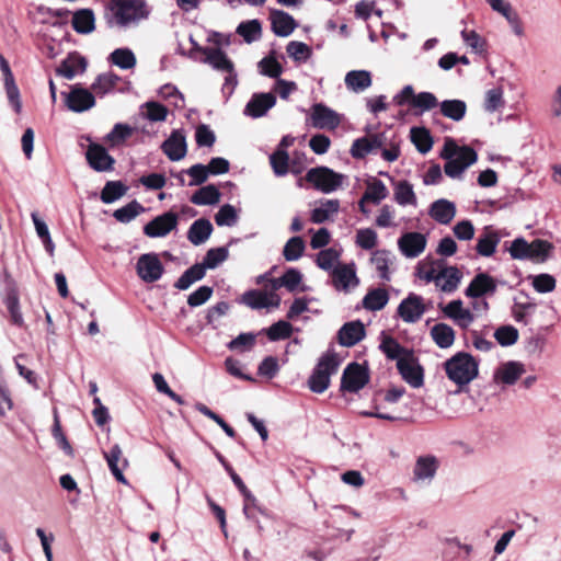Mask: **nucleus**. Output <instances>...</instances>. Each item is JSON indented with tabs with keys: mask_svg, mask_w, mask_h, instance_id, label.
<instances>
[{
	"mask_svg": "<svg viewBox=\"0 0 561 561\" xmlns=\"http://www.w3.org/2000/svg\"><path fill=\"white\" fill-rule=\"evenodd\" d=\"M205 56L204 62L211 66L215 70L226 73L225 84L234 87L237 84V73L234 72L232 61L219 48L206 47L203 49Z\"/></svg>",
	"mask_w": 561,
	"mask_h": 561,
	"instance_id": "obj_5",
	"label": "nucleus"
},
{
	"mask_svg": "<svg viewBox=\"0 0 561 561\" xmlns=\"http://www.w3.org/2000/svg\"><path fill=\"white\" fill-rule=\"evenodd\" d=\"M368 380L367 370L362 365L352 363L343 371L341 387L348 392H357L366 386Z\"/></svg>",
	"mask_w": 561,
	"mask_h": 561,
	"instance_id": "obj_11",
	"label": "nucleus"
},
{
	"mask_svg": "<svg viewBox=\"0 0 561 561\" xmlns=\"http://www.w3.org/2000/svg\"><path fill=\"white\" fill-rule=\"evenodd\" d=\"M411 140L422 153L430 151L433 146L432 137L425 128L413 127L411 129Z\"/></svg>",
	"mask_w": 561,
	"mask_h": 561,
	"instance_id": "obj_53",
	"label": "nucleus"
},
{
	"mask_svg": "<svg viewBox=\"0 0 561 561\" xmlns=\"http://www.w3.org/2000/svg\"><path fill=\"white\" fill-rule=\"evenodd\" d=\"M398 314L405 323L417 322L426 312L423 297L416 294H409L398 306Z\"/></svg>",
	"mask_w": 561,
	"mask_h": 561,
	"instance_id": "obj_9",
	"label": "nucleus"
},
{
	"mask_svg": "<svg viewBox=\"0 0 561 561\" xmlns=\"http://www.w3.org/2000/svg\"><path fill=\"white\" fill-rule=\"evenodd\" d=\"M108 61L122 70L133 69L137 64L135 54L126 47L114 49L108 56Z\"/></svg>",
	"mask_w": 561,
	"mask_h": 561,
	"instance_id": "obj_37",
	"label": "nucleus"
},
{
	"mask_svg": "<svg viewBox=\"0 0 561 561\" xmlns=\"http://www.w3.org/2000/svg\"><path fill=\"white\" fill-rule=\"evenodd\" d=\"M333 286L337 290L347 291L358 285L359 279L356 275V268L354 263L350 264H337L332 273Z\"/></svg>",
	"mask_w": 561,
	"mask_h": 561,
	"instance_id": "obj_13",
	"label": "nucleus"
},
{
	"mask_svg": "<svg viewBox=\"0 0 561 561\" xmlns=\"http://www.w3.org/2000/svg\"><path fill=\"white\" fill-rule=\"evenodd\" d=\"M388 195V190L381 181L368 182L367 188L359 201V209L363 214L368 215L366 208L367 203L379 204Z\"/></svg>",
	"mask_w": 561,
	"mask_h": 561,
	"instance_id": "obj_23",
	"label": "nucleus"
},
{
	"mask_svg": "<svg viewBox=\"0 0 561 561\" xmlns=\"http://www.w3.org/2000/svg\"><path fill=\"white\" fill-rule=\"evenodd\" d=\"M439 266L440 272L438 276L437 288L444 293H454L462 279V273L458 267L447 266L444 262L443 264H439L438 267Z\"/></svg>",
	"mask_w": 561,
	"mask_h": 561,
	"instance_id": "obj_21",
	"label": "nucleus"
},
{
	"mask_svg": "<svg viewBox=\"0 0 561 561\" xmlns=\"http://www.w3.org/2000/svg\"><path fill=\"white\" fill-rule=\"evenodd\" d=\"M444 317L453 321L461 330H467L476 320V314L467 308L461 299H454L446 305H439Z\"/></svg>",
	"mask_w": 561,
	"mask_h": 561,
	"instance_id": "obj_7",
	"label": "nucleus"
},
{
	"mask_svg": "<svg viewBox=\"0 0 561 561\" xmlns=\"http://www.w3.org/2000/svg\"><path fill=\"white\" fill-rule=\"evenodd\" d=\"M257 66L260 73L270 78H278L283 72V67L273 56L264 57Z\"/></svg>",
	"mask_w": 561,
	"mask_h": 561,
	"instance_id": "obj_64",
	"label": "nucleus"
},
{
	"mask_svg": "<svg viewBox=\"0 0 561 561\" xmlns=\"http://www.w3.org/2000/svg\"><path fill=\"white\" fill-rule=\"evenodd\" d=\"M380 350L389 359H396L397 363L400 358H405L412 352L402 347L393 337L385 336L380 343Z\"/></svg>",
	"mask_w": 561,
	"mask_h": 561,
	"instance_id": "obj_43",
	"label": "nucleus"
},
{
	"mask_svg": "<svg viewBox=\"0 0 561 561\" xmlns=\"http://www.w3.org/2000/svg\"><path fill=\"white\" fill-rule=\"evenodd\" d=\"M340 255V252L334 248H328L317 254L316 263L321 270L332 272L339 264Z\"/></svg>",
	"mask_w": 561,
	"mask_h": 561,
	"instance_id": "obj_50",
	"label": "nucleus"
},
{
	"mask_svg": "<svg viewBox=\"0 0 561 561\" xmlns=\"http://www.w3.org/2000/svg\"><path fill=\"white\" fill-rule=\"evenodd\" d=\"M242 302L252 309L278 308L280 297L274 291L249 290L243 294Z\"/></svg>",
	"mask_w": 561,
	"mask_h": 561,
	"instance_id": "obj_15",
	"label": "nucleus"
},
{
	"mask_svg": "<svg viewBox=\"0 0 561 561\" xmlns=\"http://www.w3.org/2000/svg\"><path fill=\"white\" fill-rule=\"evenodd\" d=\"M339 201L329 199L311 211V221L322 224L339 211Z\"/></svg>",
	"mask_w": 561,
	"mask_h": 561,
	"instance_id": "obj_45",
	"label": "nucleus"
},
{
	"mask_svg": "<svg viewBox=\"0 0 561 561\" xmlns=\"http://www.w3.org/2000/svg\"><path fill=\"white\" fill-rule=\"evenodd\" d=\"M205 265L201 263L194 264L181 275L175 283V287L180 290H185L195 282L201 280L205 276Z\"/></svg>",
	"mask_w": 561,
	"mask_h": 561,
	"instance_id": "obj_41",
	"label": "nucleus"
},
{
	"mask_svg": "<svg viewBox=\"0 0 561 561\" xmlns=\"http://www.w3.org/2000/svg\"><path fill=\"white\" fill-rule=\"evenodd\" d=\"M220 193L215 185H206L197 190L191 202L195 205H214L219 202Z\"/></svg>",
	"mask_w": 561,
	"mask_h": 561,
	"instance_id": "obj_44",
	"label": "nucleus"
},
{
	"mask_svg": "<svg viewBox=\"0 0 561 561\" xmlns=\"http://www.w3.org/2000/svg\"><path fill=\"white\" fill-rule=\"evenodd\" d=\"M389 301V294L385 288L369 290L363 298V307L369 311H378L385 308Z\"/></svg>",
	"mask_w": 561,
	"mask_h": 561,
	"instance_id": "obj_38",
	"label": "nucleus"
},
{
	"mask_svg": "<svg viewBox=\"0 0 561 561\" xmlns=\"http://www.w3.org/2000/svg\"><path fill=\"white\" fill-rule=\"evenodd\" d=\"M276 103V96L272 93H256L248 102L244 114L253 118L261 117L267 113Z\"/></svg>",
	"mask_w": 561,
	"mask_h": 561,
	"instance_id": "obj_18",
	"label": "nucleus"
},
{
	"mask_svg": "<svg viewBox=\"0 0 561 561\" xmlns=\"http://www.w3.org/2000/svg\"><path fill=\"white\" fill-rule=\"evenodd\" d=\"M228 257V250L225 247L209 249L204 257L202 265L206 268H216Z\"/></svg>",
	"mask_w": 561,
	"mask_h": 561,
	"instance_id": "obj_59",
	"label": "nucleus"
},
{
	"mask_svg": "<svg viewBox=\"0 0 561 561\" xmlns=\"http://www.w3.org/2000/svg\"><path fill=\"white\" fill-rule=\"evenodd\" d=\"M72 27L80 34H89L95 28L94 13L90 9H81L72 16Z\"/></svg>",
	"mask_w": 561,
	"mask_h": 561,
	"instance_id": "obj_34",
	"label": "nucleus"
},
{
	"mask_svg": "<svg viewBox=\"0 0 561 561\" xmlns=\"http://www.w3.org/2000/svg\"><path fill=\"white\" fill-rule=\"evenodd\" d=\"M119 80H121V78L113 72L102 73L92 83V90L96 94H102V95L106 94L107 92L112 91L117 85Z\"/></svg>",
	"mask_w": 561,
	"mask_h": 561,
	"instance_id": "obj_48",
	"label": "nucleus"
},
{
	"mask_svg": "<svg viewBox=\"0 0 561 561\" xmlns=\"http://www.w3.org/2000/svg\"><path fill=\"white\" fill-rule=\"evenodd\" d=\"M343 119V115L323 103H316L310 107L309 121L318 129L334 130Z\"/></svg>",
	"mask_w": 561,
	"mask_h": 561,
	"instance_id": "obj_6",
	"label": "nucleus"
},
{
	"mask_svg": "<svg viewBox=\"0 0 561 561\" xmlns=\"http://www.w3.org/2000/svg\"><path fill=\"white\" fill-rule=\"evenodd\" d=\"M430 216L442 225H448L456 216V205L445 198L432 203L428 211Z\"/></svg>",
	"mask_w": 561,
	"mask_h": 561,
	"instance_id": "obj_25",
	"label": "nucleus"
},
{
	"mask_svg": "<svg viewBox=\"0 0 561 561\" xmlns=\"http://www.w3.org/2000/svg\"><path fill=\"white\" fill-rule=\"evenodd\" d=\"M66 95V105L76 113L90 110L95 104L94 95L87 89L75 85Z\"/></svg>",
	"mask_w": 561,
	"mask_h": 561,
	"instance_id": "obj_16",
	"label": "nucleus"
},
{
	"mask_svg": "<svg viewBox=\"0 0 561 561\" xmlns=\"http://www.w3.org/2000/svg\"><path fill=\"white\" fill-rule=\"evenodd\" d=\"M163 152L173 161L181 160L186 154V139L183 130H173L162 144Z\"/></svg>",
	"mask_w": 561,
	"mask_h": 561,
	"instance_id": "obj_19",
	"label": "nucleus"
},
{
	"mask_svg": "<svg viewBox=\"0 0 561 561\" xmlns=\"http://www.w3.org/2000/svg\"><path fill=\"white\" fill-rule=\"evenodd\" d=\"M430 334L435 344L440 348L450 347L456 337L455 330L449 324L443 322L433 325Z\"/></svg>",
	"mask_w": 561,
	"mask_h": 561,
	"instance_id": "obj_32",
	"label": "nucleus"
},
{
	"mask_svg": "<svg viewBox=\"0 0 561 561\" xmlns=\"http://www.w3.org/2000/svg\"><path fill=\"white\" fill-rule=\"evenodd\" d=\"M339 360L335 354L327 353L321 356L308 380L309 389L314 393L324 392L330 386V378L336 373Z\"/></svg>",
	"mask_w": 561,
	"mask_h": 561,
	"instance_id": "obj_4",
	"label": "nucleus"
},
{
	"mask_svg": "<svg viewBox=\"0 0 561 561\" xmlns=\"http://www.w3.org/2000/svg\"><path fill=\"white\" fill-rule=\"evenodd\" d=\"M500 241V233L492 227L488 226L478 237L476 251L481 256L490 257L495 253Z\"/></svg>",
	"mask_w": 561,
	"mask_h": 561,
	"instance_id": "obj_20",
	"label": "nucleus"
},
{
	"mask_svg": "<svg viewBox=\"0 0 561 561\" xmlns=\"http://www.w3.org/2000/svg\"><path fill=\"white\" fill-rule=\"evenodd\" d=\"M87 68V61L78 54L69 55L57 68V73L68 80L82 73Z\"/></svg>",
	"mask_w": 561,
	"mask_h": 561,
	"instance_id": "obj_28",
	"label": "nucleus"
},
{
	"mask_svg": "<svg viewBox=\"0 0 561 561\" xmlns=\"http://www.w3.org/2000/svg\"><path fill=\"white\" fill-rule=\"evenodd\" d=\"M504 92L501 87L490 89L485 92L484 108L489 113H493L504 105Z\"/></svg>",
	"mask_w": 561,
	"mask_h": 561,
	"instance_id": "obj_57",
	"label": "nucleus"
},
{
	"mask_svg": "<svg viewBox=\"0 0 561 561\" xmlns=\"http://www.w3.org/2000/svg\"><path fill=\"white\" fill-rule=\"evenodd\" d=\"M145 211V208L141 204H139L137 201H131L127 205L116 209L113 213L114 218L123 224L130 222L133 219H135L138 215Z\"/></svg>",
	"mask_w": 561,
	"mask_h": 561,
	"instance_id": "obj_46",
	"label": "nucleus"
},
{
	"mask_svg": "<svg viewBox=\"0 0 561 561\" xmlns=\"http://www.w3.org/2000/svg\"><path fill=\"white\" fill-rule=\"evenodd\" d=\"M439 107L443 116L455 122L461 121L467 112V104L461 100H445Z\"/></svg>",
	"mask_w": 561,
	"mask_h": 561,
	"instance_id": "obj_39",
	"label": "nucleus"
},
{
	"mask_svg": "<svg viewBox=\"0 0 561 561\" xmlns=\"http://www.w3.org/2000/svg\"><path fill=\"white\" fill-rule=\"evenodd\" d=\"M229 172V161L225 158H213L208 164H195L187 171L188 175H219Z\"/></svg>",
	"mask_w": 561,
	"mask_h": 561,
	"instance_id": "obj_27",
	"label": "nucleus"
},
{
	"mask_svg": "<svg viewBox=\"0 0 561 561\" xmlns=\"http://www.w3.org/2000/svg\"><path fill=\"white\" fill-rule=\"evenodd\" d=\"M524 373V367L517 362H508L504 364L497 371L495 377L503 383L513 385Z\"/></svg>",
	"mask_w": 561,
	"mask_h": 561,
	"instance_id": "obj_42",
	"label": "nucleus"
},
{
	"mask_svg": "<svg viewBox=\"0 0 561 561\" xmlns=\"http://www.w3.org/2000/svg\"><path fill=\"white\" fill-rule=\"evenodd\" d=\"M111 23L121 27H128L147 19L149 11L144 0H112L108 4Z\"/></svg>",
	"mask_w": 561,
	"mask_h": 561,
	"instance_id": "obj_2",
	"label": "nucleus"
},
{
	"mask_svg": "<svg viewBox=\"0 0 561 561\" xmlns=\"http://www.w3.org/2000/svg\"><path fill=\"white\" fill-rule=\"evenodd\" d=\"M553 245L541 239H536L529 243L528 259L536 261H545L548 256Z\"/></svg>",
	"mask_w": 561,
	"mask_h": 561,
	"instance_id": "obj_54",
	"label": "nucleus"
},
{
	"mask_svg": "<svg viewBox=\"0 0 561 561\" xmlns=\"http://www.w3.org/2000/svg\"><path fill=\"white\" fill-rule=\"evenodd\" d=\"M238 220V214L236 208L230 205L226 204L219 208L217 214L215 215V221L219 227H232L237 224Z\"/></svg>",
	"mask_w": 561,
	"mask_h": 561,
	"instance_id": "obj_58",
	"label": "nucleus"
},
{
	"mask_svg": "<svg viewBox=\"0 0 561 561\" xmlns=\"http://www.w3.org/2000/svg\"><path fill=\"white\" fill-rule=\"evenodd\" d=\"M136 270L138 276L146 283H153L161 278L163 265L156 253H146L139 256Z\"/></svg>",
	"mask_w": 561,
	"mask_h": 561,
	"instance_id": "obj_8",
	"label": "nucleus"
},
{
	"mask_svg": "<svg viewBox=\"0 0 561 561\" xmlns=\"http://www.w3.org/2000/svg\"><path fill=\"white\" fill-rule=\"evenodd\" d=\"M305 182L313 188L328 194L342 185V178H300L298 185L300 187L307 186Z\"/></svg>",
	"mask_w": 561,
	"mask_h": 561,
	"instance_id": "obj_35",
	"label": "nucleus"
},
{
	"mask_svg": "<svg viewBox=\"0 0 561 561\" xmlns=\"http://www.w3.org/2000/svg\"><path fill=\"white\" fill-rule=\"evenodd\" d=\"M365 337V327L360 321L345 323L339 331V342L343 346H354Z\"/></svg>",
	"mask_w": 561,
	"mask_h": 561,
	"instance_id": "obj_22",
	"label": "nucleus"
},
{
	"mask_svg": "<svg viewBox=\"0 0 561 561\" xmlns=\"http://www.w3.org/2000/svg\"><path fill=\"white\" fill-rule=\"evenodd\" d=\"M255 344V334L253 333H241L236 339L228 343V348L236 352H248Z\"/></svg>",
	"mask_w": 561,
	"mask_h": 561,
	"instance_id": "obj_62",
	"label": "nucleus"
},
{
	"mask_svg": "<svg viewBox=\"0 0 561 561\" xmlns=\"http://www.w3.org/2000/svg\"><path fill=\"white\" fill-rule=\"evenodd\" d=\"M134 133V128L127 124H116L106 136V142L111 147H118L124 144Z\"/></svg>",
	"mask_w": 561,
	"mask_h": 561,
	"instance_id": "obj_47",
	"label": "nucleus"
},
{
	"mask_svg": "<svg viewBox=\"0 0 561 561\" xmlns=\"http://www.w3.org/2000/svg\"><path fill=\"white\" fill-rule=\"evenodd\" d=\"M271 22L273 32L282 37L289 36L297 26L294 18L280 10L271 11Z\"/></svg>",
	"mask_w": 561,
	"mask_h": 561,
	"instance_id": "obj_26",
	"label": "nucleus"
},
{
	"mask_svg": "<svg viewBox=\"0 0 561 561\" xmlns=\"http://www.w3.org/2000/svg\"><path fill=\"white\" fill-rule=\"evenodd\" d=\"M179 216L173 211H167L157 216L144 227V233L150 238H162L178 226Z\"/></svg>",
	"mask_w": 561,
	"mask_h": 561,
	"instance_id": "obj_10",
	"label": "nucleus"
},
{
	"mask_svg": "<svg viewBox=\"0 0 561 561\" xmlns=\"http://www.w3.org/2000/svg\"><path fill=\"white\" fill-rule=\"evenodd\" d=\"M87 159L90 165L99 172L107 171L114 160L106 150L98 145H92L87 151Z\"/></svg>",
	"mask_w": 561,
	"mask_h": 561,
	"instance_id": "obj_30",
	"label": "nucleus"
},
{
	"mask_svg": "<svg viewBox=\"0 0 561 561\" xmlns=\"http://www.w3.org/2000/svg\"><path fill=\"white\" fill-rule=\"evenodd\" d=\"M213 232V225L208 219H197L195 220L188 231H187V239L191 243L194 245H201L205 243L210 234Z\"/></svg>",
	"mask_w": 561,
	"mask_h": 561,
	"instance_id": "obj_31",
	"label": "nucleus"
},
{
	"mask_svg": "<svg viewBox=\"0 0 561 561\" xmlns=\"http://www.w3.org/2000/svg\"><path fill=\"white\" fill-rule=\"evenodd\" d=\"M437 98L431 92H421L412 98V106L421 112H427L438 105Z\"/></svg>",
	"mask_w": 561,
	"mask_h": 561,
	"instance_id": "obj_63",
	"label": "nucleus"
},
{
	"mask_svg": "<svg viewBox=\"0 0 561 561\" xmlns=\"http://www.w3.org/2000/svg\"><path fill=\"white\" fill-rule=\"evenodd\" d=\"M396 201L400 205H415L416 197L413 192L412 185H410L407 181H401L398 183L396 187Z\"/></svg>",
	"mask_w": 561,
	"mask_h": 561,
	"instance_id": "obj_61",
	"label": "nucleus"
},
{
	"mask_svg": "<svg viewBox=\"0 0 561 561\" xmlns=\"http://www.w3.org/2000/svg\"><path fill=\"white\" fill-rule=\"evenodd\" d=\"M344 82L350 91L360 93L371 85V73L367 70H351L345 75Z\"/></svg>",
	"mask_w": 561,
	"mask_h": 561,
	"instance_id": "obj_29",
	"label": "nucleus"
},
{
	"mask_svg": "<svg viewBox=\"0 0 561 561\" xmlns=\"http://www.w3.org/2000/svg\"><path fill=\"white\" fill-rule=\"evenodd\" d=\"M371 262L383 280H390L389 265L392 263L390 253L387 251H376L371 256Z\"/></svg>",
	"mask_w": 561,
	"mask_h": 561,
	"instance_id": "obj_51",
	"label": "nucleus"
},
{
	"mask_svg": "<svg viewBox=\"0 0 561 561\" xmlns=\"http://www.w3.org/2000/svg\"><path fill=\"white\" fill-rule=\"evenodd\" d=\"M286 51L291 59L298 62L306 61L312 55V50L307 44L297 41L289 42Z\"/></svg>",
	"mask_w": 561,
	"mask_h": 561,
	"instance_id": "obj_55",
	"label": "nucleus"
},
{
	"mask_svg": "<svg viewBox=\"0 0 561 561\" xmlns=\"http://www.w3.org/2000/svg\"><path fill=\"white\" fill-rule=\"evenodd\" d=\"M426 237L420 232H407L398 240L401 253L409 259L417 257L426 248Z\"/></svg>",
	"mask_w": 561,
	"mask_h": 561,
	"instance_id": "obj_14",
	"label": "nucleus"
},
{
	"mask_svg": "<svg viewBox=\"0 0 561 561\" xmlns=\"http://www.w3.org/2000/svg\"><path fill=\"white\" fill-rule=\"evenodd\" d=\"M128 191V186L122 181H108L101 192L100 198L104 204H112L122 198Z\"/></svg>",
	"mask_w": 561,
	"mask_h": 561,
	"instance_id": "obj_40",
	"label": "nucleus"
},
{
	"mask_svg": "<svg viewBox=\"0 0 561 561\" xmlns=\"http://www.w3.org/2000/svg\"><path fill=\"white\" fill-rule=\"evenodd\" d=\"M437 470V461L432 456L420 457L414 467V479L417 481H431Z\"/></svg>",
	"mask_w": 561,
	"mask_h": 561,
	"instance_id": "obj_36",
	"label": "nucleus"
},
{
	"mask_svg": "<svg viewBox=\"0 0 561 561\" xmlns=\"http://www.w3.org/2000/svg\"><path fill=\"white\" fill-rule=\"evenodd\" d=\"M104 458L108 465V468L117 481L127 483L123 469L128 465L126 459L122 460L123 450L118 444L112 446L108 451L103 453Z\"/></svg>",
	"mask_w": 561,
	"mask_h": 561,
	"instance_id": "obj_24",
	"label": "nucleus"
},
{
	"mask_svg": "<svg viewBox=\"0 0 561 561\" xmlns=\"http://www.w3.org/2000/svg\"><path fill=\"white\" fill-rule=\"evenodd\" d=\"M397 368L402 378L413 388H420L424 383V371L417 359L411 355L400 358Z\"/></svg>",
	"mask_w": 561,
	"mask_h": 561,
	"instance_id": "obj_12",
	"label": "nucleus"
},
{
	"mask_svg": "<svg viewBox=\"0 0 561 561\" xmlns=\"http://www.w3.org/2000/svg\"><path fill=\"white\" fill-rule=\"evenodd\" d=\"M444 368L449 380L459 387L470 383L479 374V363L465 352H459L447 359Z\"/></svg>",
	"mask_w": 561,
	"mask_h": 561,
	"instance_id": "obj_3",
	"label": "nucleus"
},
{
	"mask_svg": "<svg viewBox=\"0 0 561 561\" xmlns=\"http://www.w3.org/2000/svg\"><path fill=\"white\" fill-rule=\"evenodd\" d=\"M446 160V175H460L477 162L478 154L469 146H459L453 138H446L440 152Z\"/></svg>",
	"mask_w": 561,
	"mask_h": 561,
	"instance_id": "obj_1",
	"label": "nucleus"
},
{
	"mask_svg": "<svg viewBox=\"0 0 561 561\" xmlns=\"http://www.w3.org/2000/svg\"><path fill=\"white\" fill-rule=\"evenodd\" d=\"M237 33L242 36L247 43H252L261 37V24L257 20L242 22L237 27Z\"/></svg>",
	"mask_w": 561,
	"mask_h": 561,
	"instance_id": "obj_52",
	"label": "nucleus"
},
{
	"mask_svg": "<svg viewBox=\"0 0 561 561\" xmlns=\"http://www.w3.org/2000/svg\"><path fill=\"white\" fill-rule=\"evenodd\" d=\"M494 337L502 346H511L518 340V330L512 325H502L494 332Z\"/></svg>",
	"mask_w": 561,
	"mask_h": 561,
	"instance_id": "obj_60",
	"label": "nucleus"
},
{
	"mask_svg": "<svg viewBox=\"0 0 561 561\" xmlns=\"http://www.w3.org/2000/svg\"><path fill=\"white\" fill-rule=\"evenodd\" d=\"M495 279L486 273H478L465 290L469 298H480L485 295H493L496 291Z\"/></svg>",
	"mask_w": 561,
	"mask_h": 561,
	"instance_id": "obj_17",
	"label": "nucleus"
},
{
	"mask_svg": "<svg viewBox=\"0 0 561 561\" xmlns=\"http://www.w3.org/2000/svg\"><path fill=\"white\" fill-rule=\"evenodd\" d=\"M531 285L537 293L548 294L556 289L557 280L552 275L541 273L533 276Z\"/></svg>",
	"mask_w": 561,
	"mask_h": 561,
	"instance_id": "obj_56",
	"label": "nucleus"
},
{
	"mask_svg": "<svg viewBox=\"0 0 561 561\" xmlns=\"http://www.w3.org/2000/svg\"><path fill=\"white\" fill-rule=\"evenodd\" d=\"M305 249L306 245L301 237H291L284 245L283 255L286 261L295 262L302 256Z\"/></svg>",
	"mask_w": 561,
	"mask_h": 561,
	"instance_id": "obj_49",
	"label": "nucleus"
},
{
	"mask_svg": "<svg viewBox=\"0 0 561 561\" xmlns=\"http://www.w3.org/2000/svg\"><path fill=\"white\" fill-rule=\"evenodd\" d=\"M536 304L530 301L527 296L516 297L512 307V316L516 322L527 324L528 319L534 314Z\"/></svg>",
	"mask_w": 561,
	"mask_h": 561,
	"instance_id": "obj_33",
	"label": "nucleus"
}]
</instances>
